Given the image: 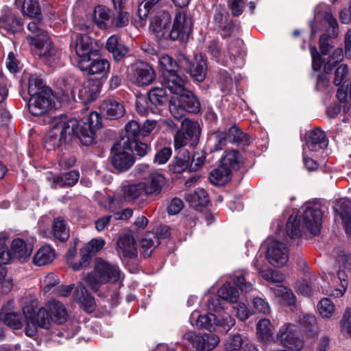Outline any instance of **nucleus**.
Wrapping results in <instances>:
<instances>
[{
  "mask_svg": "<svg viewBox=\"0 0 351 351\" xmlns=\"http://www.w3.org/2000/svg\"><path fill=\"white\" fill-rule=\"evenodd\" d=\"M231 171L221 164L209 173V180L215 185L221 186L228 182L231 178Z\"/></svg>",
  "mask_w": 351,
  "mask_h": 351,
  "instance_id": "nucleus-48",
  "label": "nucleus"
},
{
  "mask_svg": "<svg viewBox=\"0 0 351 351\" xmlns=\"http://www.w3.org/2000/svg\"><path fill=\"white\" fill-rule=\"evenodd\" d=\"M206 146L202 149L193 152L191 156V171L196 172L200 170L206 159Z\"/></svg>",
  "mask_w": 351,
  "mask_h": 351,
  "instance_id": "nucleus-52",
  "label": "nucleus"
},
{
  "mask_svg": "<svg viewBox=\"0 0 351 351\" xmlns=\"http://www.w3.org/2000/svg\"><path fill=\"white\" fill-rule=\"evenodd\" d=\"M110 153L111 165L117 172L128 170L134 163L135 158L120 143L115 142L111 148Z\"/></svg>",
  "mask_w": 351,
  "mask_h": 351,
  "instance_id": "nucleus-16",
  "label": "nucleus"
},
{
  "mask_svg": "<svg viewBox=\"0 0 351 351\" xmlns=\"http://www.w3.org/2000/svg\"><path fill=\"white\" fill-rule=\"evenodd\" d=\"M158 69L162 77V85L170 88L184 81L181 77L180 58L176 60L168 54H162L158 58Z\"/></svg>",
  "mask_w": 351,
  "mask_h": 351,
  "instance_id": "nucleus-10",
  "label": "nucleus"
},
{
  "mask_svg": "<svg viewBox=\"0 0 351 351\" xmlns=\"http://www.w3.org/2000/svg\"><path fill=\"white\" fill-rule=\"evenodd\" d=\"M348 73V68L346 64H341L335 72L334 84L336 86H340L345 83V79Z\"/></svg>",
  "mask_w": 351,
  "mask_h": 351,
  "instance_id": "nucleus-64",
  "label": "nucleus"
},
{
  "mask_svg": "<svg viewBox=\"0 0 351 351\" xmlns=\"http://www.w3.org/2000/svg\"><path fill=\"white\" fill-rule=\"evenodd\" d=\"M214 30L220 34L222 38H230L233 33L241 30L240 22L230 17V14L225 5H217L213 16Z\"/></svg>",
  "mask_w": 351,
  "mask_h": 351,
  "instance_id": "nucleus-9",
  "label": "nucleus"
},
{
  "mask_svg": "<svg viewBox=\"0 0 351 351\" xmlns=\"http://www.w3.org/2000/svg\"><path fill=\"white\" fill-rule=\"evenodd\" d=\"M204 119L209 130L217 129L218 116L212 107H208L205 110Z\"/></svg>",
  "mask_w": 351,
  "mask_h": 351,
  "instance_id": "nucleus-62",
  "label": "nucleus"
},
{
  "mask_svg": "<svg viewBox=\"0 0 351 351\" xmlns=\"http://www.w3.org/2000/svg\"><path fill=\"white\" fill-rule=\"evenodd\" d=\"M51 233L55 240L60 242L66 241L70 236V230L66 221L60 217L54 218Z\"/></svg>",
  "mask_w": 351,
  "mask_h": 351,
  "instance_id": "nucleus-38",
  "label": "nucleus"
},
{
  "mask_svg": "<svg viewBox=\"0 0 351 351\" xmlns=\"http://www.w3.org/2000/svg\"><path fill=\"white\" fill-rule=\"evenodd\" d=\"M32 252V246L27 244L26 241L21 238L13 239L10 249L12 260L17 259L21 262L27 261Z\"/></svg>",
  "mask_w": 351,
  "mask_h": 351,
  "instance_id": "nucleus-31",
  "label": "nucleus"
},
{
  "mask_svg": "<svg viewBox=\"0 0 351 351\" xmlns=\"http://www.w3.org/2000/svg\"><path fill=\"white\" fill-rule=\"evenodd\" d=\"M339 325L341 332L351 337V311L350 308H346L339 322Z\"/></svg>",
  "mask_w": 351,
  "mask_h": 351,
  "instance_id": "nucleus-58",
  "label": "nucleus"
},
{
  "mask_svg": "<svg viewBox=\"0 0 351 351\" xmlns=\"http://www.w3.org/2000/svg\"><path fill=\"white\" fill-rule=\"evenodd\" d=\"M120 278L118 267L101 259L97 261L94 270L86 276V282L93 291L97 292L102 284L116 283Z\"/></svg>",
  "mask_w": 351,
  "mask_h": 351,
  "instance_id": "nucleus-7",
  "label": "nucleus"
},
{
  "mask_svg": "<svg viewBox=\"0 0 351 351\" xmlns=\"http://www.w3.org/2000/svg\"><path fill=\"white\" fill-rule=\"evenodd\" d=\"M242 156L237 149L226 150L220 159V163L228 167L231 171H237L240 168Z\"/></svg>",
  "mask_w": 351,
  "mask_h": 351,
  "instance_id": "nucleus-40",
  "label": "nucleus"
},
{
  "mask_svg": "<svg viewBox=\"0 0 351 351\" xmlns=\"http://www.w3.org/2000/svg\"><path fill=\"white\" fill-rule=\"evenodd\" d=\"M272 324L268 319H261L256 324V336L258 340L263 343L271 342L274 339Z\"/></svg>",
  "mask_w": 351,
  "mask_h": 351,
  "instance_id": "nucleus-42",
  "label": "nucleus"
},
{
  "mask_svg": "<svg viewBox=\"0 0 351 351\" xmlns=\"http://www.w3.org/2000/svg\"><path fill=\"white\" fill-rule=\"evenodd\" d=\"M243 340L241 335L234 334L228 337L225 344L227 351H236L241 348Z\"/></svg>",
  "mask_w": 351,
  "mask_h": 351,
  "instance_id": "nucleus-59",
  "label": "nucleus"
},
{
  "mask_svg": "<svg viewBox=\"0 0 351 351\" xmlns=\"http://www.w3.org/2000/svg\"><path fill=\"white\" fill-rule=\"evenodd\" d=\"M160 244V237L156 232H146L141 240L142 254L145 258L149 257L154 249Z\"/></svg>",
  "mask_w": 351,
  "mask_h": 351,
  "instance_id": "nucleus-43",
  "label": "nucleus"
},
{
  "mask_svg": "<svg viewBox=\"0 0 351 351\" xmlns=\"http://www.w3.org/2000/svg\"><path fill=\"white\" fill-rule=\"evenodd\" d=\"M105 245L103 239H92L89 242L80 250L81 259L73 265L74 271H79L82 268L87 267L90 263L92 257L98 252Z\"/></svg>",
  "mask_w": 351,
  "mask_h": 351,
  "instance_id": "nucleus-18",
  "label": "nucleus"
},
{
  "mask_svg": "<svg viewBox=\"0 0 351 351\" xmlns=\"http://www.w3.org/2000/svg\"><path fill=\"white\" fill-rule=\"evenodd\" d=\"M222 44L218 39H213L208 42V52L220 64L227 66L228 60L222 53Z\"/></svg>",
  "mask_w": 351,
  "mask_h": 351,
  "instance_id": "nucleus-50",
  "label": "nucleus"
},
{
  "mask_svg": "<svg viewBox=\"0 0 351 351\" xmlns=\"http://www.w3.org/2000/svg\"><path fill=\"white\" fill-rule=\"evenodd\" d=\"M100 113L97 112L100 117L101 116L106 117V119L116 120L122 117L125 112L123 104L114 98L105 99L102 101L99 107ZM101 123L102 124V118H101ZM103 127L101 125V128ZM100 128L98 129L99 130Z\"/></svg>",
  "mask_w": 351,
  "mask_h": 351,
  "instance_id": "nucleus-21",
  "label": "nucleus"
},
{
  "mask_svg": "<svg viewBox=\"0 0 351 351\" xmlns=\"http://www.w3.org/2000/svg\"><path fill=\"white\" fill-rule=\"evenodd\" d=\"M334 210L341 221L346 234H351V200L346 197L337 199Z\"/></svg>",
  "mask_w": 351,
  "mask_h": 351,
  "instance_id": "nucleus-27",
  "label": "nucleus"
},
{
  "mask_svg": "<svg viewBox=\"0 0 351 351\" xmlns=\"http://www.w3.org/2000/svg\"><path fill=\"white\" fill-rule=\"evenodd\" d=\"M149 29L159 45L168 41L182 43L189 39L193 30V19L184 10L177 9L172 16L167 10H159L152 18Z\"/></svg>",
  "mask_w": 351,
  "mask_h": 351,
  "instance_id": "nucleus-2",
  "label": "nucleus"
},
{
  "mask_svg": "<svg viewBox=\"0 0 351 351\" xmlns=\"http://www.w3.org/2000/svg\"><path fill=\"white\" fill-rule=\"evenodd\" d=\"M180 66L181 74H189L193 81L202 82L207 74V58L200 53L195 56L193 60H190L189 57L182 54L180 56Z\"/></svg>",
  "mask_w": 351,
  "mask_h": 351,
  "instance_id": "nucleus-11",
  "label": "nucleus"
},
{
  "mask_svg": "<svg viewBox=\"0 0 351 351\" xmlns=\"http://www.w3.org/2000/svg\"><path fill=\"white\" fill-rule=\"evenodd\" d=\"M269 263L277 267H281L288 261L287 250L285 244L278 241L271 242L267 249Z\"/></svg>",
  "mask_w": 351,
  "mask_h": 351,
  "instance_id": "nucleus-22",
  "label": "nucleus"
},
{
  "mask_svg": "<svg viewBox=\"0 0 351 351\" xmlns=\"http://www.w3.org/2000/svg\"><path fill=\"white\" fill-rule=\"evenodd\" d=\"M56 258L55 250L50 245L41 247L35 254L33 263L37 266H44L51 263Z\"/></svg>",
  "mask_w": 351,
  "mask_h": 351,
  "instance_id": "nucleus-44",
  "label": "nucleus"
},
{
  "mask_svg": "<svg viewBox=\"0 0 351 351\" xmlns=\"http://www.w3.org/2000/svg\"><path fill=\"white\" fill-rule=\"evenodd\" d=\"M216 318V315L213 313L207 315H199L196 321V325L199 329H205L209 332L215 329L213 321Z\"/></svg>",
  "mask_w": 351,
  "mask_h": 351,
  "instance_id": "nucleus-55",
  "label": "nucleus"
},
{
  "mask_svg": "<svg viewBox=\"0 0 351 351\" xmlns=\"http://www.w3.org/2000/svg\"><path fill=\"white\" fill-rule=\"evenodd\" d=\"M113 12L107 6L98 5L94 10L93 19L97 26L101 29H106L113 25Z\"/></svg>",
  "mask_w": 351,
  "mask_h": 351,
  "instance_id": "nucleus-33",
  "label": "nucleus"
},
{
  "mask_svg": "<svg viewBox=\"0 0 351 351\" xmlns=\"http://www.w3.org/2000/svg\"><path fill=\"white\" fill-rule=\"evenodd\" d=\"M172 155L170 147H164L156 152L154 158V162L158 165L165 164Z\"/></svg>",
  "mask_w": 351,
  "mask_h": 351,
  "instance_id": "nucleus-61",
  "label": "nucleus"
},
{
  "mask_svg": "<svg viewBox=\"0 0 351 351\" xmlns=\"http://www.w3.org/2000/svg\"><path fill=\"white\" fill-rule=\"evenodd\" d=\"M186 200L195 208L206 207L210 203L208 194L204 189H197L193 193L186 194Z\"/></svg>",
  "mask_w": 351,
  "mask_h": 351,
  "instance_id": "nucleus-46",
  "label": "nucleus"
},
{
  "mask_svg": "<svg viewBox=\"0 0 351 351\" xmlns=\"http://www.w3.org/2000/svg\"><path fill=\"white\" fill-rule=\"evenodd\" d=\"M97 47V41L87 34H77L75 41L70 44V49H75L78 57L77 66L82 60H86L93 56H98L99 50Z\"/></svg>",
  "mask_w": 351,
  "mask_h": 351,
  "instance_id": "nucleus-14",
  "label": "nucleus"
},
{
  "mask_svg": "<svg viewBox=\"0 0 351 351\" xmlns=\"http://www.w3.org/2000/svg\"><path fill=\"white\" fill-rule=\"evenodd\" d=\"M45 310L47 315L44 316V319H47L49 324V328H51V322H54L57 324H62L67 320L68 313L66 308L61 302L53 300L49 302L47 308L41 307L38 310Z\"/></svg>",
  "mask_w": 351,
  "mask_h": 351,
  "instance_id": "nucleus-23",
  "label": "nucleus"
},
{
  "mask_svg": "<svg viewBox=\"0 0 351 351\" xmlns=\"http://www.w3.org/2000/svg\"><path fill=\"white\" fill-rule=\"evenodd\" d=\"M77 66L89 77L86 84L79 90L78 97L82 103L90 104L99 95L110 72V63L98 56L82 60Z\"/></svg>",
  "mask_w": 351,
  "mask_h": 351,
  "instance_id": "nucleus-3",
  "label": "nucleus"
},
{
  "mask_svg": "<svg viewBox=\"0 0 351 351\" xmlns=\"http://www.w3.org/2000/svg\"><path fill=\"white\" fill-rule=\"evenodd\" d=\"M176 155L173 160L169 164L168 169L171 173H182L184 171H191V154L184 147L176 149Z\"/></svg>",
  "mask_w": 351,
  "mask_h": 351,
  "instance_id": "nucleus-25",
  "label": "nucleus"
},
{
  "mask_svg": "<svg viewBox=\"0 0 351 351\" xmlns=\"http://www.w3.org/2000/svg\"><path fill=\"white\" fill-rule=\"evenodd\" d=\"M15 3L22 4L21 12L24 16L36 17L38 21L43 19L38 0H15Z\"/></svg>",
  "mask_w": 351,
  "mask_h": 351,
  "instance_id": "nucleus-41",
  "label": "nucleus"
},
{
  "mask_svg": "<svg viewBox=\"0 0 351 351\" xmlns=\"http://www.w3.org/2000/svg\"><path fill=\"white\" fill-rule=\"evenodd\" d=\"M217 83L219 86L220 90L225 93L229 91L232 88L233 82L230 73L225 69H220L218 71Z\"/></svg>",
  "mask_w": 351,
  "mask_h": 351,
  "instance_id": "nucleus-54",
  "label": "nucleus"
},
{
  "mask_svg": "<svg viewBox=\"0 0 351 351\" xmlns=\"http://www.w3.org/2000/svg\"><path fill=\"white\" fill-rule=\"evenodd\" d=\"M306 145L311 152H318L328 145V139L324 131L318 128L312 130L307 134Z\"/></svg>",
  "mask_w": 351,
  "mask_h": 351,
  "instance_id": "nucleus-32",
  "label": "nucleus"
},
{
  "mask_svg": "<svg viewBox=\"0 0 351 351\" xmlns=\"http://www.w3.org/2000/svg\"><path fill=\"white\" fill-rule=\"evenodd\" d=\"M233 284L225 282L218 291L219 297L230 303H237L239 298V291L241 293H248L252 289V283L246 280L244 274L235 276Z\"/></svg>",
  "mask_w": 351,
  "mask_h": 351,
  "instance_id": "nucleus-13",
  "label": "nucleus"
},
{
  "mask_svg": "<svg viewBox=\"0 0 351 351\" xmlns=\"http://www.w3.org/2000/svg\"><path fill=\"white\" fill-rule=\"evenodd\" d=\"M133 80L139 86L151 84L156 78L153 66L143 61H138L132 66Z\"/></svg>",
  "mask_w": 351,
  "mask_h": 351,
  "instance_id": "nucleus-19",
  "label": "nucleus"
},
{
  "mask_svg": "<svg viewBox=\"0 0 351 351\" xmlns=\"http://www.w3.org/2000/svg\"><path fill=\"white\" fill-rule=\"evenodd\" d=\"M117 244L124 258H133L137 256L136 241L132 236L128 234L121 235Z\"/></svg>",
  "mask_w": 351,
  "mask_h": 351,
  "instance_id": "nucleus-36",
  "label": "nucleus"
},
{
  "mask_svg": "<svg viewBox=\"0 0 351 351\" xmlns=\"http://www.w3.org/2000/svg\"><path fill=\"white\" fill-rule=\"evenodd\" d=\"M144 195H145V192L143 182L129 184L123 187V199L125 202H134Z\"/></svg>",
  "mask_w": 351,
  "mask_h": 351,
  "instance_id": "nucleus-45",
  "label": "nucleus"
},
{
  "mask_svg": "<svg viewBox=\"0 0 351 351\" xmlns=\"http://www.w3.org/2000/svg\"><path fill=\"white\" fill-rule=\"evenodd\" d=\"M189 339L192 340L193 346L195 351H211L219 343V338L212 333L188 334Z\"/></svg>",
  "mask_w": 351,
  "mask_h": 351,
  "instance_id": "nucleus-24",
  "label": "nucleus"
},
{
  "mask_svg": "<svg viewBox=\"0 0 351 351\" xmlns=\"http://www.w3.org/2000/svg\"><path fill=\"white\" fill-rule=\"evenodd\" d=\"M30 18L33 21L27 25V29L31 32L27 36V42L38 51V56L46 64L53 66L60 58L62 50L55 46L47 31L41 27L43 19Z\"/></svg>",
  "mask_w": 351,
  "mask_h": 351,
  "instance_id": "nucleus-5",
  "label": "nucleus"
},
{
  "mask_svg": "<svg viewBox=\"0 0 351 351\" xmlns=\"http://www.w3.org/2000/svg\"><path fill=\"white\" fill-rule=\"evenodd\" d=\"M25 319V333L29 337L35 336L38 332V327L43 329H49L47 319H44L47 313L43 310H38L34 302L26 304L23 309Z\"/></svg>",
  "mask_w": 351,
  "mask_h": 351,
  "instance_id": "nucleus-12",
  "label": "nucleus"
},
{
  "mask_svg": "<svg viewBox=\"0 0 351 351\" xmlns=\"http://www.w3.org/2000/svg\"><path fill=\"white\" fill-rule=\"evenodd\" d=\"M123 146L134 158V156H137L140 158H143L152 152L150 144L143 142L141 138L132 141L130 145H123Z\"/></svg>",
  "mask_w": 351,
  "mask_h": 351,
  "instance_id": "nucleus-47",
  "label": "nucleus"
},
{
  "mask_svg": "<svg viewBox=\"0 0 351 351\" xmlns=\"http://www.w3.org/2000/svg\"><path fill=\"white\" fill-rule=\"evenodd\" d=\"M287 234L291 239H294L301 235L300 219L297 216L291 215L286 223Z\"/></svg>",
  "mask_w": 351,
  "mask_h": 351,
  "instance_id": "nucleus-53",
  "label": "nucleus"
},
{
  "mask_svg": "<svg viewBox=\"0 0 351 351\" xmlns=\"http://www.w3.org/2000/svg\"><path fill=\"white\" fill-rule=\"evenodd\" d=\"M181 128L174 136V148L178 149L188 145L195 149L199 143L202 134V127L197 121L189 118H183Z\"/></svg>",
  "mask_w": 351,
  "mask_h": 351,
  "instance_id": "nucleus-8",
  "label": "nucleus"
},
{
  "mask_svg": "<svg viewBox=\"0 0 351 351\" xmlns=\"http://www.w3.org/2000/svg\"><path fill=\"white\" fill-rule=\"evenodd\" d=\"M226 130L220 128L209 130L206 144L210 153L223 150L228 143Z\"/></svg>",
  "mask_w": 351,
  "mask_h": 351,
  "instance_id": "nucleus-29",
  "label": "nucleus"
},
{
  "mask_svg": "<svg viewBox=\"0 0 351 351\" xmlns=\"http://www.w3.org/2000/svg\"><path fill=\"white\" fill-rule=\"evenodd\" d=\"M27 79V93L21 90L19 94L25 101H28V109L33 116H42L55 106L53 91L36 74H30Z\"/></svg>",
  "mask_w": 351,
  "mask_h": 351,
  "instance_id": "nucleus-4",
  "label": "nucleus"
},
{
  "mask_svg": "<svg viewBox=\"0 0 351 351\" xmlns=\"http://www.w3.org/2000/svg\"><path fill=\"white\" fill-rule=\"evenodd\" d=\"M169 90L173 93L169 101V111L177 120L185 118L186 113L197 114L201 109L198 97L190 90L185 88L182 83L171 86Z\"/></svg>",
  "mask_w": 351,
  "mask_h": 351,
  "instance_id": "nucleus-6",
  "label": "nucleus"
},
{
  "mask_svg": "<svg viewBox=\"0 0 351 351\" xmlns=\"http://www.w3.org/2000/svg\"><path fill=\"white\" fill-rule=\"evenodd\" d=\"M106 49L112 54L116 62L123 61L130 52L128 47L120 42V36L116 34L110 36L106 43Z\"/></svg>",
  "mask_w": 351,
  "mask_h": 351,
  "instance_id": "nucleus-30",
  "label": "nucleus"
},
{
  "mask_svg": "<svg viewBox=\"0 0 351 351\" xmlns=\"http://www.w3.org/2000/svg\"><path fill=\"white\" fill-rule=\"evenodd\" d=\"M80 178V172L77 170L60 173L55 175L53 182L59 188H67L73 186L77 184Z\"/></svg>",
  "mask_w": 351,
  "mask_h": 351,
  "instance_id": "nucleus-39",
  "label": "nucleus"
},
{
  "mask_svg": "<svg viewBox=\"0 0 351 351\" xmlns=\"http://www.w3.org/2000/svg\"><path fill=\"white\" fill-rule=\"evenodd\" d=\"M101 127V117L95 111L80 120L56 119L44 138V147L51 151L59 148L63 143L69 144L77 141L84 146L93 145L96 143V132Z\"/></svg>",
  "mask_w": 351,
  "mask_h": 351,
  "instance_id": "nucleus-1",
  "label": "nucleus"
},
{
  "mask_svg": "<svg viewBox=\"0 0 351 351\" xmlns=\"http://www.w3.org/2000/svg\"><path fill=\"white\" fill-rule=\"evenodd\" d=\"M322 211L318 207L307 206L302 214L304 226L314 236L320 233L322 222Z\"/></svg>",
  "mask_w": 351,
  "mask_h": 351,
  "instance_id": "nucleus-20",
  "label": "nucleus"
},
{
  "mask_svg": "<svg viewBox=\"0 0 351 351\" xmlns=\"http://www.w3.org/2000/svg\"><path fill=\"white\" fill-rule=\"evenodd\" d=\"M143 138L142 127L138 122L132 120L125 126V132L120 136V139L116 141L121 145H130L132 141Z\"/></svg>",
  "mask_w": 351,
  "mask_h": 351,
  "instance_id": "nucleus-34",
  "label": "nucleus"
},
{
  "mask_svg": "<svg viewBox=\"0 0 351 351\" xmlns=\"http://www.w3.org/2000/svg\"><path fill=\"white\" fill-rule=\"evenodd\" d=\"M73 298L75 302L80 304V307L85 312L91 313L95 310V298L82 283L77 285L73 294Z\"/></svg>",
  "mask_w": 351,
  "mask_h": 351,
  "instance_id": "nucleus-26",
  "label": "nucleus"
},
{
  "mask_svg": "<svg viewBox=\"0 0 351 351\" xmlns=\"http://www.w3.org/2000/svg\"><path fill=\"white\" fill-rule=\"evenodd\" d=\"M318 311L323 317H330L335 311V304L329 298L322 299L318 305Z\"/></svg>",
  "mask_w": 351,
  "mask_h": 351,
  "instance_id": "nucleus-56",
  "label": "nucleus"
},
{
  "mask_svg": "<svg viewBox=\"0 0 351 351\" xmlns=\"http://www.w3.org/2000/svg\"><path fill=\"white\" fill-rule=\"evenodd\" d=\"M24 29V22L16 10L5 9L0 16V31L7 36H14Z\"/></svg>",
  "mask_w": 351,
  "mask_h": 351,
  "instance_id": "nucleus-15",
  "label": "nucleus"
},
{
  "mask_svg": "<svg viewBox=\"0 0 351 351\" xmlns=\"http://www.w3.org/2000/svg\"><path fill=\"white\" fill-rule=\"evenodd\" d=\"M7 238L0 237V266L7 265L12 260L10 250L6 245Z\"/></svg>",
  "mask_w": 351,
  "mask_h": 351,
  "instance_id": "nucleus-57",
  "label": "nucleus"
},
{
  "mask_svg": "<svg viewBox=\"0 0 351 351\" xmlns=\"http://www.w3.org/2000/svg\"><path fill=\"white\" fill-rule=\"evenodd\" d=\"M160 0H143L138 5V14L141 19L147 17L149 11L154 5L158 4Z\"/></svg>",
  "mask_w": 351,
  "mask_h": 351,
  "instance_id": "nucleus-60",
  "label": "nucleus"
},
{
  "mask_svg": "<svg viewBox=\"0 0 351 351\" xmlns=\"http://www.w3.org/2000/svg\"><path fill=\"white\" fill-rule=\"evenodd\" d=\"M227 132V138L232 144L248 147L252 143L250 136L243 132L235 123L232 125Z\"/></svg>",
  "mask_w": 351,
  "mask_h": 351,
  "instance_id": "nucleus-37",
  "label": "nucleus"
},
{
  "mask_svg": "<svg viewBox=\"0 0 351 351\" xmlns=\"http://www.w3.org/2000/svg\"><path fill=\"white\" fill-rule=\"evenodd\" d=\"M124 6L121 8H118V15L116 19L112 17L113 25L117 27L121 28L128 25L129 23V13L123 10Z\"/></svg>",
  "mask_w": 351,
  "mask_h": 351,
  "instance_id": "nucleus-63",
  "label": "nucleus"
},
{
  "mask_svg": "<svg viewBox=\"0 0 351 351\" xmlns=\"http://www.w3.org/2000/svg\"><path fill=\"white\" fill-rule=\"evenodd\" d=\"M299 323L306 336L314 337L317 334V324L315 315L304 314L299 319Z\"/></svg>",
  "mask_w": 351,
  "mask_h": 351,
  "instance_id": "nucleus-49",
  "label": "nucleus"
},
{
  "mask_svg": "<svg viewBox=\"0 0 351 351\" xmlns=\"http://www.w3.org/2000/svg\"><path fill=\"white\" fill-rule=\"evenodd\" d=\"M165 183V178L162 174L158 173H151L146 182H143L145 195H158L161 193Z\"/></svg>",
  "mask_w": 351,
  "mask_h": 351,
  "instance_id": "nucleus-35",
  "label": "nucleus"
},
{
  "mask_svg": "<svg viewBox=\"0 0 351 351\" xmlns=\"http://www.w3.org/2000/svg\"><path fill=\"white\" fill-rule=\"evenodd\" d=\"M0 319L3 323L14 330H19L23 327L22 315L19 313H0Z\"/></svg>",
  "mask_w": 351,
  "mask_h": 351,
  "instance_id": "nucleus-51",
  "label": "nucleus"
},
{
  "mask_svg": "<svg viewBox=\"0 0 351 351\" xmlns=\"http://www.w3.org/2000/svg\"><path fill=\"white\" fill-rule=\"evenodd\" d=\"M148 102L152 106V113L159 114L164 106H169V97L165 88H154L147 94Z\"/></svg>",
  "mask_w": 351,
  "mask_h": 351,
  "instance_id": "nucleus-28",
  "label": "nucleus"
},
{
  "mask_svg": "<svg viewBox=\"0 0 351 351\" xmlns=\"http://www.w3.org/2000/svg\"><path fill=\"white\" fill-rule=\"evenodd\" d=\"M277 336L285 347L292 351H300L304 346L303 340L297 331L296 326L291 324L283 325L280 328Z\"/></svg>",
  "mask_w": 351,
  "mask_h": 351,
  "instance_id": "nucleus-17",
  "label": "nucleus"
}]
</instances>
